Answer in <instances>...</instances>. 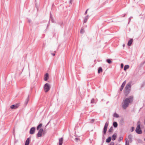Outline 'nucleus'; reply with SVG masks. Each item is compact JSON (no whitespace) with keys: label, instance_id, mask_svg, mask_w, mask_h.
<instances>
[{"label":"nucleus","instance_id":"1","mask_svg":"<svg viewBox=\"0 0 145 145\" xmlns=\"http://www.w3.org/2000/svg\"><path fill=\"white\" fill-rule=\"evenodd\" d=\"M133 96H130L128 98L125 99L123 101V108L125 109L128 106L129 103L133 102Z\"/></svg>","mask_w":145,"mask_h":145},{"label":"nucleus","instance_id":"2","mask_svg":"<svg viewBox=\"0 0 145 145\" xmlns=\"http://www.w3.org/2000/svg\"><path fill=\"white\" fill-rule=\"evenodd\" d=\"M131 83H128L126 86L125 88L124 93L126 96H127L129 93L131 88Z\"/></svg>","mask_w":145,"mask_h":145},{"label":"nucleus","instance_id":"3","mask_svg":"<svg viewBox=\"0 0 145 145\" xmlns=\"http://www.w3.org/2000/svg\"><path fill=\"white\" fill-rule=\"evenodd\" d=\"M42 126L41 123L37 127V129L39 130L38 133L37 134V136L39 137H41L42 136V134L43 131V129L41 128Z\"/></svg>","mask_w":145,"mask_h":145},{"label":"nucleus","instance_id":"4","mask_svg":"<svg viewBox=\"0 0 145 145\" xmlns=\"http://www.w3.org/2000/svg\"><path fill=\"white\" fill-rule=\"evenodd\" d=\"M50 85L48 83L46 84L44 86V91L45 92H48L50 89Z\"/></svg>","mask_w":145,"mask_h":145},{"label":"nucleus","instance_id":"5","mask_svg":"<svg viewBox=\"0 0 145 145\" xmlns=\"http://www.w3.org/2000/svg\"><path fill=\"white\" fill-rule=\"evenodd\" d=\"M136 132L138 134L142 133V131L140 128V125H137L136 129Z\"/></svg>","mask_w":145,"mask_h":145},{"label":"nucleus","instance_id":"6","mask_svg":"<svg viewBox=\"0 0 145 145\" xmlns=\"http://www.w3.org/2000/svg\"><path fill=\"white\" fill-rule=\"evenodd\" d=\"M108 125V123L107 122H106L104 128V132L105 134L107 130V127Z\"/></svg>","mask_w":145,"mask_h":145},{"label":"nucleus","instance_id":"7","mask_svg":"<svg viewBox=\"0 0 145 145\" xmlns=\"http://www.w3.org/2000/svg\"><path fill=\"white\" fill-rule=\"evenodd\" d=\"M127 142H131L132 140V136L131 135H129L127 137Z\"/></svg>","mask_w":145,"mask_h":145},{"label":"nucleus","instance_id":"8","mask_svg":"<svg viewBox=\"0 0 145 145\" xmlns=\"http://www.w3.org/2000/svg\"><path fill=\"white\" fill-rule=\"evenodd\" d=\"M35 128L34 127H32L30 130V133L31 134H33L35 132Z\"/></svg>","mask_w":145,"mask_h":145},{"label":"nucleus","instance_id":"9","mask_svg":"<svg viewBox=\"0 0 145 145\" xmlns=\"http://www.w3.org/2000/svg\"><path fill=\"white\" fill-rule=\"evenodd\" d=\"M19 106V105L18 104H16V105H12L10 106V108L12 109H16Z\"/></svg>","mask_w":145,"mask_h":145},{"label":"nucleus","instance_id":"10","mask_svg":"<svg viewBox=\"0 0 145 145\" xmlns=\"http://www.w3.org/2000/svg\"><path fill=\"white\" fill-rule=\"evenodd\" d=\"M49 78V75L48 73H46L45 76L44 80L45 81H47Z\"/></svg>","mask_w":145,"mask_h":145},{"label":"nucleus","instance_id":"11","mask_svg":"<svg viewBox=\"0 0 145 145\" xmlns=\"http://www.w3.org/2000/svg\"><path fill=\"white\" fill-rule=\"evenodd\" d=\"M30 138H27L25 142V145H29L30 142Z\"/></svg>","mask_w":145,"mask_h":145},{"label":"nucleus","instance_id":"12","mask_svg":"<svg viewBox=\"0 0 145 145\" xmlns=\"http://www.w3.org/2000/svg\"><path fill=\"white\" fill-rule=\"evenodd\" d=\"M133 42V39H131L129 40L128 41L127 45L128 46H130L131 45L132 42Z\"/></svg>","mask_w":145,"mask_h":145},{"label":"nucleus","instance_id":"13","mask_svg":"<svg viewBox=\"0 0 145 145\" xmlns=\"http://www.w3.org/2000/svg\"><path fill=\"white\" fill-rule=\"evenodd\" d=\"M63 141V139L62 138H61L59 139V145H62Z\"/></svg>","mask_w":145,"mask_h":145},{"label":"nucleus","instance_id":"14","mask_svg":"<svg viewBox=\"0 0 145 145\" xmlns=\"http://www.w3.org/2000/svg\"><path fill=\"white\" fill-rule=\"evenodd\" d=\"M116 134H114L112 137V139L113 140H115L116 138Z\"/></svg>","mask_w":145,"mask_h":145},{"label":"nucleus","instance_id":"15","mask_svg":"<svg viewBox=\"0 0 145 145\" xmlns=\"http://www.w3.org/2000/svg\"><path fill=\"white\" fill-rule=\"evenodd\" d=\"M103 72V69L101 67H99L98 69V72L99 73L101 72Z\"/></svg>","mask_w":145,"mask_h":145},{"label":"nucleus","instance_id":"16","mask_svg":"<svg viewBox=\"0 0 145 145\" xmlns=\"http://www.w3.org/2000/svg\"><path fill=\"white\" fill-rule=\"evenodd\" d=\"M111 140V137H109L106 140V142H109Z\"/></svg>","mask_w":145,"mask_h":145},{"label":"nucleus","instance_id":"17","mask_svg":"<svg viewBox=\"0 0 145 145\" xmlns=\"http://www.w3.org/2000/svg\"><path fill=\"white\" fill-rule=\"evenodd\" d=\"M129 68V66L128 65H126L124 66V69L125 71Z\"/></svg>","mask_w":145,"mask_h":145},{"label":"nucleus","instance_id":"18","mask_svg":"<svg viewBox=\"0 0 145 145\" xmlns=\"http://www.w3.org/2000/svg\"><path fill=\"white\" fill-rule=\"evenodd\" d=\"M113 125L114 127H117L118 126V124L116 122H114L113 123Z\"/></svg>","mask_w":145,"mask_h":145},{"label":"nucleus","instance_id":"19","mask_svg":"<svg viewBox=\"0 0 145 145\" xmlns=\"http://www.w3.org/2000/svg\"><path fill=\"white\" fill-rule=\"evenodd\" d=\"M126 81L125 80L123 82V83L122 84V85L121 86L124 87L125 86V85L126 84Z\"/></svg>","mask_w":145,"mask_h":145},{"label":"nucleus","instance_id":"20","mask_svg":"<svg viewBox=\"0 0 145 145\" xmlns=\"http://www.w3.org/2000/svg\"><path fill=\"white\" fill-rule=\"evenodd\" d=\"M114 116L116 118H118L119 117V116L118 114L116 113H115L114 115Z\"/></svg>","mask_w":145,"mask_h":145},{"label":"nucleus","instance_id":"21","mask_svg":"<svg viewBox=\"0 0 145 145\" xmlns=\"http://www.w3.org/2000/svg\"><path fill=\"white\" fill-rule=\"evenodd\" d=\"M107 61L109 64H110L112 63V61L110 59H107Z\"/></svg>","mask_w":145,"mask_h":145},{"label":"nucleus","instance_id":"22","mask_svg":"<svg viewBox=\"0 0 145 145\" xmlns=\"http://www.w3.org/2000/svg\"><path fill=\"white\" fill-rule=\"evenodd\" d=\"M84 30L83 29H81L80 30V33H84Z\"/></svg>","mask_w":145,"mask_h":145},{"label":"nucleus","instance_id":"23","mask_svg":"<svg viewBox=\"0 0 145 145\" xmlns=\"http://www.w3.org/2000/svg\"><path fill=\"white\" fill-rule=\"evenodd\" d=\"M112 131V127H110L109 130V132H111Z\"/></svg>","mask_w":145,"mask_h":145},{"label":"nucleus","instance_id":"24","mask_svg":"<svg viewBox=\"0 0 145 145\" xmlns=\"http://www.w3.org/2000/svg\"><path fill=\"white\" fill-rule=\"evenodd\" d=\"M88 18L87 17L85 18L84 19V22L85 23H86V22L87 21V20H88Z\"/></svg>","mask_w":145,"mask_h":145},{"label":"nucleus","instance_id":"25","mask_svg":"<svg viewBox=\"0 0 145 145\" xmlns=\"http://www.w3.org/2000/svg\"><path fill=\"white\" fill-rule=\"evenodd\" d=\"M127 138H126L125 139V140H126L125 145H129V142H127Z\"/></svg>","mask_w":145,"mask_h":145},{"label":"nucleus","instance_id":"26","mask_svg":"<svg viewBox=\"0 0 145 145\" xmlns=\"http://www.w3.org/2000/svg\"><path fill=\"white\" fill-rule=\"evenodd\" d=\"M94 100L93 99H92L91 101V103H94Z\"/></svg>","mask_w":145,"mask_h":145},{"label":"nucleus","instance_id":"27","mask_svg":"<svg viewBox=\"0 0 145 145\" xmlns=\"http://www.w3.org/2000/svg\"><path fill=\"white\" fill-rule=\"evenodd\" d=\"M75 141H76V142H77V141L78 140H79V138H75Z\"/></svg>","mask_w":145,"mask_h":145},{"label":"nucleus","instance_id":"28","mask_svg":"<svg viewBox=\"0 0 145 145\" xmlns=\"http://www.w3.org/2000/svg\"><path fill=\"white\" fill-rule=\"evenodd\" d=\"M110 145H114V143L113 142H111Z\"/></svg>","mask_w":145,"mask_h":145},{"label":"nucleus","instance_id":"29","mask_svg":"<svg viewBox=\"0 0 145 145\" xmlns=\"http://www.w3.org/2000/svg\"><path fill=\"white\" fill-rule=\"evenodd\" d=\"M123 88L124 87H122L121 86L120 89V90L121 91L123 90Z\"/></svg>","mask_w":145,"mask_h":145},{"label":"nucleus","instance_id":"30","mask_svg":"<svg viewBox=\"0 0 145 145\" xmlns=\"http://www.w3.org/2000/svg\"><path fill=\"white\" fill-rule=\"evenodd\" d=\"M123 64H121V68H123Z\"/></svg>","mask_w":145,"mask_h":145},{"label":"nucleus","instance_id":"31","mask_svg":"<svg viewBox=\"0 0 145 145\" xmlns=\"http://www.w3.org/2000/svg\"><path fill=\"white\" fill-rule=\"evenodd\" d=\"M88 10V9H87V10L85 12V14H86L87 13V11Z\"/></svg>","mask_w":145,"mask_h":145},{"label":"nucleus","instance_id":"32","mask_svg":"<svg viewBox=\"0 0 145 145\" xmlns=\"http://www.w3.org/2000/svg\"><path fill=\"white\" fill-rule=\"evenodd\" d=\"M123 139V137H121L120 138V139L121 140Z\"/></svg>","mask_w":145,"mask_h":145},{"label":"nucleus","instance_id":"33","mask_svg":"<svg viewBox=\"0 0 145 145\" xmlns=\"http://www.w3.org/2000/svg\"><path fill=\"white\" fill-rule=\"evenodd\" d=\"M52 54L53 56H54L55 55V54Z\"/></svg>","mask_w":145,"mask_h":145},{"label":"nucleus","instance_id":"34","mask_svg":"<svg viewBox=\"0 0 145 145\" xmlns=\"http://www.w3.org/2000/svg\"><path fill=\"white\" fill-rule=\"evenodd\" d=\"M132 129L133 130V129H134V127H132Z\"/></svg>","mask_w":145,"mask_h":145},{"label":"nucleus","instance_id":"35","mask_svg":"<svg viewBox=\"0 0 145 145\" xmlns=\"http://www.w3.org/2000/svg\"><path fill=\"white\" fill-rule=\"evenodd\" d=\"M144 140L145 141V138H144Z\"/></svg>","mask_w":145,"mask_h":145}]
</instances>
